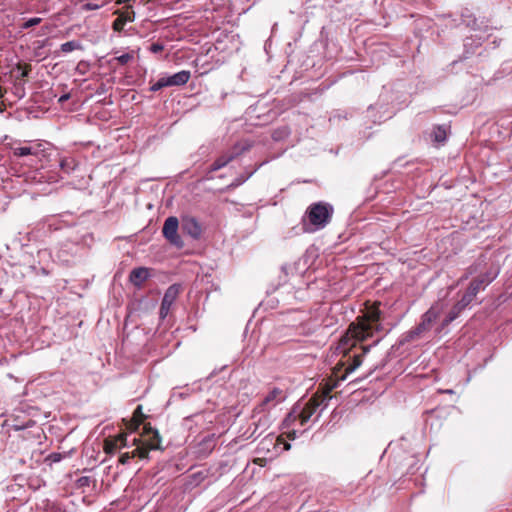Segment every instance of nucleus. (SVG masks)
I'll return each instance as SVG.
<instances>
[{"label":"nucleus","instance_id":"1","mask_svg":"<svg viewBox=\"0 0 512 512\" xmlns=\"http://www.w3.org/2000/svg\"><path fill=\"white\" fill-rule=\"evenodd\" d=\"M380 317L381 311L377 307L369 308L364 315L357 317L356 321L349 325L348 330L339 340L336 349L345 358V361H341L345 366V376L355 371L362 364L363 356L370 351L372 345L361 346V353L350 355L351 349L357 342L372 337L375 331L380 330Z\"/></svg>","mask_w":512,"mask_h":512},{"label":"nucleus","instance_id":"2","mask_svg":"<svg viewBox=\"0 0 512 512\" xmlns=\"http://www.w3.org/2000/svg\"><path fill=\"white\" fill-rule=\"evenodd\" d=\"M333 214V207L324 202L311 204L305 217L308 219V225L304 223L305 232H314L324 228L331 220Z\"/></svg>","mask_w":512,"mask_h":512},{"label":"nucleus","instance_id":"3","mask_svg":"<svg viewBox=\"0 0 512 512\" xmlns=\"http://www.w3.org/2000/svg\"><path fill=\"white\" fill-rule=\"evenodd\" d=\"M283 399V391L275 387L263 398V400L257 406H255L253 409L252 418H255L257 414L263 415L258 419L257 422L254 423L255 429L253 434L256 433L260 427L265 428L268 425L269 419L265 413L272 407L276 406V404L283 401Z\"/></svg>","mask_w":512,"mask_h":512},{"label":"nucleus","instance_id":"4","mask_svg":"<svg viewBox=\"0 0 512 512\" xmlns=\"http://www.w3.org/2000/svg\"><path fill=\"white\" fill-rule=\"evenodd\" d=\"M330 391L331 389L328 388L320 394L316 393L303 407L298 405V414L301 425H305L319 407L327 406V402L331 398L329 396Z\"/></svg>","mask_w":512,"mask_h":512},{"label":"nucleus","instance_id":"5","mask_svg":"<svg viewBox=\"0 0 512 512\" xmlns=\"http://www.w3.org/2000/svg\"><path fill=\"white\" fill-rule=\"evenodd\" d=\"M251 143L249 141H241L236 143L232 149L220 157H218L213 164L210 166L209 171L215 172L223 167H225L228 163L233 161L235 158L243 154L244 152L250 150Z\"/></svg>","mask_w":512,"mask_h":512},{"label":"nucleus","instance_id":"6","mask_svg":"<svg viewBox=\"0 0 512 512\" xmlns=\"http://www.w3.org/2000/svg\"><path fill=\"white\" fill-rule=\"evenodd\" d=\"M179 219L175 216L168 217L163 224L162 233L164 238L174 247L181 249L184 247V241L178 234Z\"/></svg>","mask_w":512,"mask_h":512},{"label":"nucleus","instance_id":"7","mask_svg":"<svg viewBox=\"0 0 512 512\" xmlns=\"http://www.w3.org/2000/svg\"><path fill=\"white\" fill-rule=\"evenodd\" d=\"M190 76V71L187 70H182L170 76H162L150 87V91L156 92L165 87L185 85L189 81Z\"/></svg>","mask_w":512,"mask_h":512},{"label":"nucleus","instance_id":"8","mask_svg":"<svg viewBox=\"0 0 512 512\" xmlns=\"http://www.w3.org/2000/svg\"><path fill=\"white\" fill-rule=\"evenodd\" d=\"M440 313V309L432 306L427 312L422 316L421 322L408 333V338L410 340H414L418 338L424 332H427L431 329L432 324L438 318Z\"/></svg>","mask_w":512,"mask_h":512},{"label":"nucleus","instance_id":"9","mask_svg":"<svg viewBox=\"0 0 512 512\" xmlns=\"http://www.w3.org/2000/svg\"><path fill=\"white\" fill-rule=\"evenodd\" d=\"M179 292L180 286L176 284L169 286L168 289L165 291L159 311L161 319H165L167 317L173 303L176 301L179 295Z\"/></svg>","mask_w":512,"mask_h":512},{"label":"nucleus","instance_id":"10","mask_svg":"<svg viewBox=\"0 0 512 512\" xmlns=\"http://www.w3.org/2000/svg\"><path fill=\"white\" fill-rule=\"evenodd\" d=\"M181 229L194 240L199 239L202 234V227L200 223L195 217L190 215H184L181 217Z\"/></svg>","mask_w":512,"mask_h":512},{"label":"nucleus","instance_id":"11","mask_svg":"<svg viewBox=\"0 0 512 512\" xmlns=\"http://www.w3.org/2000/svg\"><path fill=\"white\" fill-rule=\"evenodd\" d=\"M498 273V269L489 270L475 278L470 283L469 287H474L475 291L479 293L480 290L485 289V287H487L497 277Z\"/></svg>","mask_w":512,"mask_h":512},{"label":"nucleus","instance_id":"12","mask_svg":"<svg viewBox=\"0 0 512 512\" xmlns=\"http://www.w3.org/2000/svg\"><path fill=\"white\" fill-rule=\"evenodd\" d=\"M126 446V433L122 432L117 437H109L104 442V450L107 454L114 453L117 449Z\"/></svg>","mask_w":512,"mask_h":512},{"label":"nucleus","instance_id":"13","mask_svg":"<svg viewBox=\"0 0 512 512\" xmlns=\"http://www.w3.org/2000/svg\"><path fill=\"white\" fill-rule=\"evenodd\" d=\"M150 275V269L146 267L135 268L130 272V283L140 288Z\"/></svg>","mask_w":512,"mask_h":512},{"label":"nucleus","instance_id":"14","mask_svg":"<svg viewBox=\"0 0 512 512\" xmlns=\"http://www.w3.org/2000/svg\"><path fill=\"white\" fill-rule=\"evenodd\" d=\"M467 306L464 304L461 300L457 301V303L452 307V309L449 311L445 319L443 320L442 325L447 326L451 322H453L460 314L461 312L466 309Z\"/></svg>","mask_w":512,"mask_h":512},{"label":"nucleus","instance_id":"15","mask_svg":"<svg viewBox=\"0 0 512 512\" xmlns=\"http://www.w3.org/2000/svg\"><path fill=\"white\" fill-rule=\"evenodd\" d=\"M467 306L464 304L461 300L457 301V303L452 307V309L449 311L445 319L443 320L442 325L447 326L451 322H453L460 314L461 312L466 309Z\"/></svg>","mask_w":512,"mask_h":512},{"label":"nucleus","instance_id":"16","mask_svg":"<svg viewBox=\"0 0 512 512\" xmlns=\"http://www.w3.org/2000/svg\"><path fill=\"white\" fill-rule=\"evenodd\" d=\"M467 306L464 304L461 300L457 301V303L452 307V309L449 311L445 319L443 320L442 325L447 326L451 322H453L460 314L461 312L466 309Z\"/></svg>","mask_w":512,"mask_h":512},{"label":"nucleus","instance_id":"17","mask_svg":"<svg viewBox=\"0 0 512 512\" xmlns=\"http://www.w3.org/2000/svg\"><path fill=\"white\" fill-rule=\"evenodd\" d=\"M467 306L464 304L461 300L457 301V303L452 307V309L449 311L445 319L443 320L442 325L447 326L451 322H453L460 314L461 312L466 309Z\"/></svg>","mask_w":512,"mask_h":512},{"label":"nucleus","instance_id":"18","mask_svg":"<svg viewBox=\"0 0 512 512\" xmlns=\"http://www.w3.org/2000/svg\"><path fill=\"white\" fill-rule=\"evenodd\" d=\"M145 418L146 416L142 412V406L138 405L137 408L134 410L132 417H130V433L133 430L138 429Z\"/></svg>","mask_w":512,"mask_h":512},{"label":"nucleus","instance_id":"19","mask_svg":"<svg viewBox=\"0 0 512 512\" xmlns=\"http://www.w3.org/2000/svg\"><path fill=\"white\" fill-rule=\"evenodd\" d=\"M126 9H127V6H123V8H122L123 11L113 21L112 28L116 32L122 31L127 20H128V15H127Z\"/></svg>","mask_w":512,"mask_h":512},{"label":"nucleus","instance_id":"20","mask_svg":"<svg viewBox=\"0 0 512 512\" xmlns=\"http://www.w3.org/2000/svg\"><path fill=\"white\" fill-rule=\"evenodd\" d=\"M39 146H37L36 148L34 147H27V146H23V147H15L13 148V154L17 157H23V156H27V155H37L39 153Z\"/></svg>","mask_w":512,"mask_h":512},{"label":"nucleus","instance_id":"21","mask_svg":"<svg viewBox=\"0 0 512 512\" xmlns=\"http://www.w3.org/2000/svg\"><path fill=\"white\" fill-rule=\"evenodd\" d=\"M143 429H144V432L146 434H152V438L150 439L151 442L149 444L150 447L152 449L158 448V445H159V442H160V437H159V434H158L157 430L152 429L147 424L144 425Z\"/></svg>","mask_w":512,"mask_h":512},{"label":"nucleus","instance_id":"22","mask_svg":"<svg viewBox=\"0 0 512 512\" xmlns=\"http://www.w3.org/2000/svg\"><path fill=\"white\" fill-rule=\"evenodd\" d=\"M299 419V414H298V405H295L293 407V409L291 410V412L285 417L284 421H283V426L285 428H289L290 426H292L295 421H297Z\"/></svg>","mask_w":512,"mask_h":512},{"label":"nucleus","instance_id":"23","mask_svg":"<svg viewBox=\"0 0 512 512\" xmlns=\"http://www.w3.org/2000/svg\"><path fill=\"white\" fill-rule=\"evenodd\" d=\"M16 69L18 71H20V76L17 77V80H20V79L28 77V75L32 71V65L29 63L19 62L16 65Z\"/></svg>","mask_w":512,"mask_h":512},{"label":"nucleus","instance_id":"24","mask_svg":"<svg viewBox=\"0 0 512 512\" xmlns=\"http://www.w3.org/2000/svg\"><path fill=\"white\" fill-rule=\"evenodd\" d=\"M477 294L478 293L475 291L474 287H468L460 300L468 307L470 303L475 299Z\"/></svg>","mask_w":512,"mask_h":512},{"label":"nucleus","instance_id":"25","mask_svg":"<svg viewBox=\"0 0 512 512\" xmlns=\"http://www.w3.org/2000/svg\"><path fill=\"white\" fill-rule=\"evenodd\" d=\"M80 48H81V45L77 41L65 42L60 47L61 51L64 53H69V52H72V51L80 49Z\"/></svg>","mask_w":512,"mask_h":512},{"label":"nucleus","instance_id":"26","mask_svg":"<svg viewBox=\"0 0 512 512\" xmlns=\"http://www.w3.org/2000/svg\"><path fill=\"white\" fill-rule=\"evenodd\" d=\"M433 137L436 142H444L446 140V129L443 126H437L433 130Z\"/></svg>","mask_w":512,"mask_h":512},{"label":"nucleus","instance_id":"27","mask_svg":"<svg viewBox=\"0 0 512 512\" xmlns=\"http://www.w3.org/2000/svg\"><path fill=\"white\" fill-rule=\"evenodd\" d=\"M104 3H105L104 1H102L101 3L87 2L82 5L81 9L84 11L97 10V9L101 8L104 5Z\"/></svg>","mask_w":512,"mask_h":512},{"label":"nucleus","instance_id":"28","mask_svg":"<svg viewBox=\"0 0 512 512\" xmlns=\"http://www.w3.org/2000/svg\"><path fill=\"white\" fill-rule=\"evenodd\" d=\"M41 21H42V19L39 18V17L30 18L29 20L25 21L22 24V28L23 29H28L30 27H33V26H36V25L40 24Z\"/></svg>","mask_w":512,"mask_h":512},{"label":"nucleus","instance_id":"29","mask_svg":"<svg viewBox=\"0 0 512 512\" xmlns=\"http://www.w3.org/2000/svg\"><path fill=\"white\" fill-rule=\"evenodd\" d=\"M463 17V22L468 26V27H471L473 29L476 28L477 26V23H476V19L472 16V15H462Z\"/></svg>","mask_w":512,"mask_h":512},{"label":"nucleus","instance_id":"30","mask_svg":"<svg viewBox=\"0 0 512 512\" xmlns=\"http://www.w3.org/2000/svg\"><path fill=\"white\" fill-rule=\"evenodd\" d=\"M130 458L138 456L140 458H145L148 454V451L146 449H141L139 447H136L131 453Z\"/></svg>","mask_w":512,"mask_h":512},{"label":"nucleus","instance_id":"31","mask_svg":"<svg viewBox=\"0 0 512 512\" xmlns=\"http://www.w3.org/2000/svg\"><path fill=\"white\" fill-rule=\"evenodd\" d=\"M35 425V421L29 419L24 425H19V424H13L12 425V428L16 431L18 430H23V429H26V428H29V427H32Z\"/></svg>","mask_w":512,"mask_h":512},{"label":"nucleus","instance_id":"32","mask_svg":"<svg viewBox=\"0 0 512 512\" xmlns=\"http://www.w3.org/2000/svg\"><path fill=\"white\" fill-rule=\"evenodd\" d=\"M477 271V265H471L468 269L465 275L461 277V281L464 279H467L470 275L474 274Z\"/></svg>","mask_w":512,"mask_h":512},{"label":"nucleus","instance_id":"33","mask_svg":"<svg viewBox=\"0 0 512 512\" xmlns=\"http://www.w3.org/2000/svg\"><path fill=\"white\" fill-rule=\"evenodd\" d=\"M149 50L153 53H158L163 50V45L160 43H152L149 47Z\"/></svg>","mask_w":512,"mask_h":512},{"label":"nucleus","instance_id":"34","mask_svg":"<svg viewBox=\"0 0 512 512\" xmlns=\"http://www.w3.org/2000/svg\"><path fill=\"white\" fill-rule=\"evenodd\" d=\"M252 174H253V172L249 173V174H248L247 176H245V177H244V176H241V177L237 178V179L235 180V183H233V185L238 186V185H240V184L244 183V182H245V181H246V180H247V179H248Z\"/></svg>","mask_w":512,"mask_h":512},{"label":"nucleus","instance_id":"35","mask_svg":"<svg viewBox=\"0 0 512 512\" xmlns=\"http://www.w3.org/2000/svg\"><path fill=\"white\" fill-rule=\"evenodd\" d=\"M117 60L121 63V64H126L128 63V53H125L119 57H117Z\"/></svg>","mask_w":512,"mask_h":512},{"label":"nucleus","instance_id":"36","mask_svg":"<svg viewBox=\"0 0 512 512\" xmlns=\"http://www.w3.org/2000/svg\"><path fill=\"white\" fill-rule=\"evenodd\" d=\"M119 462L121 464H126L128 462V452L122 453L119 457Z\"/></svg>","mask_w":512,"mask_h":512},{"label":"nucleus","instance_id":"37","mask_svg":"<svg viewBox=\"0 0 512 512\" xmlns=\"http://www.w3.org/2000/svg\"><path fill=\"white\" fill-rule=\"evenodd\" d=\"M50 458L52 459V461L57 462V461H60L61 455L58 453H54V454L50 455Z\"/></svg>","mask_w":512,"mask_h":512},{"label":"nucleus","instance_id":"38","mask_svg":"<svg viewBox=\"0 0 512 512\" xmlns=\"http://www.w3.org/2000/svg\"><path fill=\"white\" fill-rule=\"evenodd\" d=\"M287 437H288L289 439H292V440H293V439H295V438L297 437V433H296V431H295V430L289 431V432L287 433Z\"/></svg>","mask_w":512,"mask_h":512},{"label":"nucleus","instance_id":"39","mask_svg":"<svg viewBox=\"0 0 512 512\" xmlns=\"http://www.w3.org/2000/svg\"><path fill=\"white\" fill-rule=\"evenodd\" d=\"M15 87L17 90H21L22 91V94L20 95V97H22L24 95V87L23 85H21L20 83H15Z\"/></svg>","mask_w":512,"mask_h":512},{"label":"nucleus","instance_id":"40","mask_svg":"<svg viewBox=\"0 0 512 512\" xmlns=\"http://www.w3.org/2000/svg\"><path fill=\"white\" fill-rule=\"evenodd\" d=\"M40 436H41V429L39 427H37L36 432H33V437L40 439Z\"/></svg>","mask_w":512,"mask_h":512},{"label":"nucleus","instance_id":"41","mask_svg":"<svg viewBox=\"0 0 512 512\" xmlns=\"http://www.w3.org/2000/svg\"><path fill=\"white\" fill-rule=\"evenodd\" d=\"M87 482H88V478H87V477H81V478L79 479V483H80L81 485H85V484H87Z\"/></svg>","mask_w":512,"mask_h":512},{"label":"nucleus","instance_id":"42","mask_svg":"<svg viewBox=\"0 0 512 512\" xmlns=\"http://www.w3.org/2000/svg\"><path fill=\"white\" fill-rule=\"evenodd\" d=\"M68 99H69V95H68V94H66V95H62V96L59 98V102H64V101H66V100H68Z\"/></svg>","mask_w":512,"mask_h":512},{"label":"nucleus","instance_id":"43","mask_svg":"<svg viewBox=\"0 0 512 512\" xmlns=\"http://www.w3.org/2000/svg\"><path fill=\"white\" fill-rule=\"evenodd\" d=\"M6 89L0 86V99L4 97Z\"/></svg>","mask_w":512,"mask_h":512},{"label":"nucleus","instance_id":"44","mask_svg":"<svg viewBox=\"0 0 512 512\" xmlns=\"http://www.w3.org/2000/svg\"><path fill=\"white\" fill-rule=\"evenodd\" d=\"M127 323H128V314L124 317V320H123L124 327L127 325Z\"/></svg>","mask_w":512,"mask_h":512},{"label":"nucleus","instance_id":"45","mask_svg":"<svg viewBox=\"0 0 512 512\" xmlns=\"http://www.w3.org/2000/svg\"><path fill=\"white\" fill-rule=\"evenodd\" d=\"M123 422H124L126 428H128V421L126 419H123Z\"/></svg>","mask_w":512,"mask_h":512},{"label":"nucleus","instance_id":"46","mask_svg":"<svg viewBox=\"0 0 512 512\" xmlns=\"http://www.w3.org/2000/svg\"><path fill=\"white\" fill-rule=\"evenodd\" d=\"M273 137H274V139H276V140H278V139H279V137L277 136V132H275V133L273 134Z\"/></svg>","mask_w":512,"mask_h":512},{"label":"nucleus","instance_id":"47","mask_svg":"<svg viewBox=\"0 0 512 512\" xmlns=\"http://www.w3.org/2000/svg\"><path fill=\"white\" fill-rule=\"evenodd\" d=\"M64 166H67V163H65V161H62L61 162V167L63 168Z\"/></svg>","mask_w":512,"mask_h":512},{"label":"nucleus","instance_id":"48","mask_svg":"<svg viewBox=\"0 0 512 512\" xmlns=\"http://www.w3.org/2000/svg\"><path fill=\"white\" fill-rule=\"evenodd\" d=\"M64 166H67V163H65V161H62L61 162V167L63 168Z\"/></svg>","mask_w":512,"mask_h":512},{"label":"nucleus","instance_id":"49","mask_svg":"<svg viewBox=\"0 0 512 512\" xmlns=\"http://www.w3.org/2000/svg\"><path fill=\"white\" fill-rule=\"evenodd\" d=\"M290 447H291V446H290V444H288V443L285 445V449H286V450H289V449H290Z\"/></svg>","mask_w":512,"mask_h":512},{"label":"nucleus","instance_id":"50","mask_svg":"<svg viewBox=\"0 0 512 512\" xmlns=\"http://www.w3.org/2000/svg\"><path fill=\"white\" fill-rule=\"evenodd\" d=\"M27 434H28V435H27V436H28V438H29V437H31V436H33V432H28Z\"/></svg>","mask_w":512,"mask_h":512},{"label":"nucleus","instance_id":"51","mask_svg":"<svg viewBox=\"0 0 512 512\" xmlns=\"http://www.w3.org/2000/svg\"><path fill=\"white\" fill-rule=\"evenodd\" d=\"M22 438L23 439H28V436L27 435H23Z\"/></svg>","mask_w":512,"mask_h":512},{"label":"nucleus","instance_id":"52","mask_svg":"<svg viewBox=\"0 0 512 512\" xmlns=\"http://www.w3.org/2000/svg\"><path fill=\"white\" fill-rule=\"evenodd\" d=\"M130 100H135V96L132 95V97H130Z\"/></svg>","mask_w":512,"mask_h":512}]
</instances>
